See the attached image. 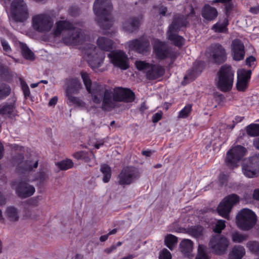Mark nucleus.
Returning a JSON list of instances; mask_svg holds the SVG:
<instances>
[{
  "mask_svg": "<svg viewBox=\"0 0 259 259\" xmlns=\"http://www.w3.org/2000/svg\"><path fill=\"white\" fill-rule=\"evenodd\" d=\"M53 34L55 36L62 34V40L66 45H81L80 48L83 58L93 70H96L103 65L105 54L91 44L94 40L93 37L85 34L80 29L73 26L68 21H57L53 29Z\"/></svg>",
  "mask_w": 259,
  "mask_h": 259,
  "instance_id": "nucleus-1",
  "label": "nucleus"
},
{
  "mask_svg": "<svg viewBox=\"0 0 259 259\" xmlns=\"http://www.w3.org/2000/svg\"><path fill=\"white\" fill-rule=\"evenodd\" d=\"M81 76L96 108L101 105L103 109L109 110L113 106V101L131 102L134 100V93L128 89L117 87L109 90L103 84L92 83L89 74L85 72H81Z\"/></svg>",
  "mask_w": 259,
  "mask_h": 259,
  "instance_id": "nucleus-2",
  "label": "nucleus"
},
{
  "mask_svg": "<svg viewBox=\"0 0 259 259\" xmlns=\"http://www.w3.org/2000/svg\"><path fill=\"white\" fill-rule=\"evenodd\" d=\"M112 6L110 0H96L93 6V10L97 16V20L100 27L105 30L104 33H108L107 30L113 25L111 15Z\"/></svg>",
  "mask_w": 259,
  "mask_h": 259,
  "instance_id": "nucleus-3",
  "label": "nucleus"
},
{
  "mask_svg": "<svg viewBox=\"0 0 259 259\" xmlns=\"http://www.w3.org/2000/svg\"><path fill=\"white\" fill-rule=\"evenodd\" d=\"M187 18L184 15H177L174 17L167 32V37L172 44L180 48L184 45L185 39L176 33L181 28L186 26Z\"/></svg>",
  "mask_w": 259,
  "mask_h": 259,
  "instance_id": "nucleus-4",
  "label": "nucleus"
},
{
  "mask_svg": "<svg viewBox=\"0 0 259 259\" xmlns=\"http://www.w3.org/2000/svg\"><path fill=\"white\" fill-rule=\"evenodd\" d=\"M234 71L228 65L222 66L218 72V79L217 82L218 88L223 92L230 91L234 82Z\"/></svg>",
  "mask_w": 259,
  "mask_h": 259,
  "instance_id": "nucleus-5",
  "label": "nucleus"
},
{
  "mask_svg": "<svg viewBox=\"0 0 259 259\" xmlns=\"http://www.w3.org/2000/svg\"><path fill=\"white\" fill-rule=\"evenodd\" d=\"M236 224L242 230H249L255 225L257 217L255 213L248 208L241 209L237 214Z\"/></svg>",
  "mask_w": 259,
  "mask_h": 259,
  "instance_id": "nucleus-6",
  "label": "nucleus"
},
{
  "mask_svg": "<svg viewBox=\"0 0 259 259\" xmlns=\"http://www.w3.org/2000/svg\"><path fill=\"white\" fill-rule=\"evenodd\" d=\"M53 24L52 17L47 13L37 14L32 18V26L35 30L39 32L50 31Z\"/></svg>",
  "mask_w": 259,
  "mask_h": 259,
  "instance_id": "nucleus-7",
  "label": "nucleus"
},
{
  "mask_svg": "<svg viewBox=\"0 0 259 259\" xmlns=\"http://www.w3.org/2000/svg\"><path fill=\"white\" fill-rule=\"evenodd\" d=\"M11 14L16 21L23 22L28 17V10L23 0H14L10 8Z\"/></svg>",
  "mask_w": 259,
  "mask_h": 259,
  "instance_id": "nucleus-8",
  "label": "nucleus"
},
{
  "mask_svg": "<svg viewBox=\"0 0 259 259\" xmlns=\"http://www.w3.org/2000/svg\"><path fill=\"white\" fill-rule=\"evenodd\" d=\"M246 148L242 146H234L227 153L226 164L232 168L237 166L238 162L246 155Z\"/></svg>",
  "mask_w": 259,
  "mask_h": 259,
  "instance_id": "nucleus-9",
  "label": "nucleus"
},
{
  "mask_svg": "<svg viewBox=\"0 0 259 259\" xmlns=\"http://www.w3.org/2000/svg\"><path fill=\"white\" fill-rule=\"evenodd\" d=\"M239 197L236 194L228 195L219 205L218 212L222 217L229 220V213L234 205L239 202Z\"/></svg>",
  "mask_w": 259,
  "mask_h": 259,
  "instance_id": "nucleus-10",
  "label": "nucleus"
},
{
  "mask_svg": "<svg viewBox=\"0 0 259 259\" xmlns=\"http://www.w3.org/2000/svg\"><path fill=\"white\" fill-rule=\"evenodd\" d=\"M243 174L248 178L256 177L259 174V155H253L245 159L242 164Z\"/></svg>",
  "mask_w": 259,
  "mask_h": 259,
  "instance_id": "nucleus-11",
  "label": "nucleus"
},
{
  "mask_svg": "<svg viewBox=\"0 0 259 259\" xmlns=\"http://www.w3.org/2000/svg\"><path fill=\"white\" fill-rule=\"evenodd\" d=\"M110 62L115 67L126 70L130 67L129 59L125 53L121 50L111 52L108 55Z\"/></svg>",
  "mask_w": 259,
  "mask_h": 259,
  "instance_id": "nucleus-12",
  "label": "nucleus"
},
{
  "mask_svg": "<svg viewBox=\"0 0 259 259\" xmlns=\"http://www.w3.org/2000/svg\"><path fill=\"white\" fill-rule=\"evenodd\" d=\"M81 87V84L77 79L73 78L69 81V85L66 90V95L68 98V103L76 106L83 108L85 107V103L79 98L71 95V93H76Z\"/></svg>",
  "mask_w": 259,
  "mask_h": 259,
  "instance_id": "nucleus-13",
  "label": "nucleus"
},
{
  "mask_svg": "<svg viewBox=\"0 0 259 259\" xmlns=\"http://www.w3.org/2000/svg\"><path fill=\"white\" fill-rule=\"evenodd\" d=\"M229 245V239L220 234L213 236L209 243L210 247L217 254L225 253Z\"/></svg>",
  "mask_w": 259,
  "mask_h": 259,
  "instance_id": "nucleus-14",
  "label": "nucleus"
},
{
  "mask_svg": "<svg viewBox=\"0 0 259 259\" xmlns=\"http://www.w3.org/2000/svg\"><path fill=\"white\" fill-rule=\"evenodd\" d=\"M125 47L129 51H135L141 54L149 52L150 48L149 41L144 37L127 42Z\"/></svg>",
  "mask_w": 259,
  "mask_h": 259,
  "instance_id": "nucleus-15",
  "label": "nucleus"
},
{
  "mask_svg": "<svg viewBox=\"0 0 259 259\" xmlns=\"http://www.w3.org/2000/svg\"><path fill=\"white\" fill-rule=\"evenodd\" d=\"M139 177L137 169L133 167H124L118 176L120 185H128L134 182Z\"/></svg>",
  "mask_w": 259,
  "mask_h": 259,
  "instance_id": "nucleus-16",
  "label": "nucleus"
},
{
  "mask_svg": "<svg viewBox=\"0 0 259 259\" xmlns=\"http://www.w3.org/2000/svg\"><path fill=\"white\" fill-rule=\"evenodd\" d=\"M208 51L215 63H221L226 60V51L222 45L219 44L211 45Z\"/></svg>",
  "mask_w": 259,
  "mask_h": 259,
  "instance_id": "nucleus-17",
  "label": "nucleus"
},
{
  "mask_svg": "<svg viewBox=\"0 0 259 259\" xmlns=\"http://www.w3.org/2000/svg\"><path fill=\"white\" fill-rule=\"evenodd\" d=\"M17 182H14L12 187L16 190L17 195L21 198H26L32 195L35 192L33 186L28 184L26 182H20L18 186Z\"/></svg>",
  "mask_w": 259,
  "mask_h": 259,
  "instance_id": "nucleus-18",
  "label": "nucleus"
},
{
  "mask_svg": "<svg viewBox=\"0 0 259 259\" xmlns=\"http://www.w3.org/2000/svg\"><path fill=\"white\" fill-rule=\"evenodd\" d=\"M251 74L250 70L240 69L237 71V89L239 91H244L247 88Z\"/></svg>",
  "mask_w": 259,
  "mask_h": 259,
  "instance_id": "nucleus-19",
  "label": "nucleus"
},
{
  "mask_svg": "<svg viewBox=\"0 0 259 259\" xmlns=\"http://www.w3.org/2000/svg\"><path fill=\"white\" fill-rule=\"evenodd\" d=\"M231 53L233 59L235 61H240L244 59L245 49L243 44L239 39L232 41L231 44Z\"/></svg>",
  "mask_w": 259,
  "mask_h": 259,
  "instance_id": "nucleus-20",
  "label": "nucleus"
},
{
  "mask_svg": "<svg viewBox=\"0 0 259 259\" xmlns=\"http://www.w3.org/2000/svg\"><path fill=\"white\" fill-rule=\"evenodd\" d=\"M163 64L166 67L172 64L177 57L178 53L171 48H165L163 43Z\"/></svg>",
  "mask_w": 259,
  "mask_h": 259,
  "instance_id": "nucleus-21",
  "label": "nucleus"
},
{
  "mask_svg": "<svg viewBox=\"0 0 259 259\" xmlns=\"http://www.w3.org/2000/svg\"><path fill=\"white\" fill-rule=\"evenodd\" d=\"M96 43L98 48L103 51L109 52L115 47L114 41L104 36L99 37Z\"/></svg>",
  "mask_w": 259,
  "mask_h": 259,
  "instance_id": "nucleus-22",
  "label": "nucleus"
},
{
  "mask_svg": "<svg viewBox=\"0 0 259 259\" xmlns=\"http://www.w3.org/2000/svg\"><path fill=\"white\" fill-rule=\"evenodd\" d=\"M38 165V160L33 162L26 160L21 161L18 165L17 170L18 172L26 173L29 172L33 168H36Z\"/></svg>",
  "mask_w": 259,
  "mask_h": 259,
  "instance_id": "nucleus-23",
  "label": "nucleus"
},
{
  "mask_svg": "<svg viewBox=\"0 0 259 259\" xmlns=\"http://www.w3.org/2000/svg\"><path fill=\"white\" fill-rule=\"evenodd\" d=\"M142 17L132 18L123 24V28L127 31L133 32L139 26Z\"/></svg>",
  "mask_w": 259,
  "mask_h": 259,
  "instance_id": "nucleus-24",
  "label": "nucleus"
},
{
  "mask_svg": "<svg viewBox=\"0 0 259 259\" xmlns=\"http://www.w3.org/2000/svg\"><path fill=\"white\" fill-rule=\"evenodd\" d=\"M73 157L77 160H82L85 162L93 161V163L90 164V166L93 165L95 163V156L92 152L88 153L84 151H78L73 154Z\"/></svg>",
  "mask_w": 259,
  "mask_h": 259,
  "instance_id": "nucleus-25",
  "label": "nucleus"
},
{
  "mask_svg": "<svg viewBox=\"0 0 259 259\" xmlns=\"http://www.w3.org/2000/svg\"><path fill=\"white\" fill-rule=\"evenodd\" d=\"M245 254V249L242 246L235 245L229 253V259H242Z\"/></svg>",
  "mask_w": 259,
  "mask_h": 259,
  "instance_id": "nucleus-26",
  "label": "nucleus"
},
{
  "mask_svg": "<svg viewBox=\"0 0 259 259\" xmlns=\"http://www.w3.org/2000/svg\"><path fill=\"white\" fill-rule=\"evenodd\" d=\"M202 16L207 20H212L217 17L218 12L215 8L205 5L202 10Z\"/></svg>",
  "mask_w": 259,
  "mask_h": 259,
  "instance_id": "nucleus-27",
  "label": "nucleus"
},
{
  "mask_svg": "<svg viewBox=\"0 0 259 259\" xmlns=\"http://www.w3.org/2000/svg\"><path fill=\"white\" fill-rule=\"evenodd\" d=\"M229 21L227 18H224L220 19L217 23L212 27V29L215 32L226 33L228 31L227 26Z\"/></svg>",
  "mask_w": 259,
  "mask_h": 259,
  "instance_id": "nucleus-28",
  "label": "nucleus"
},
{
  "mask_svg": "<svg viewBox=\"0 0 259 259\" xmlns=\"http://www.w3.org/2000/svg\"><path fill=\"white\" fill-rule=\"evenodd\" d=\"M16 114L15 106L14 103L4 104L0 106V114L10 117Z\"/></svg>",
  "mask_w": 259,
  "mask_h": 259,
  "instance_id": "nucleus-29",
  "label": "nucleus"
},
{
  "mask_svg": "<svg viewBox=\"0 0 259 259\" xmlns=\"http://www.w3.org/2000/svg\"><path fill=\"white\" fill-rule=\"evenodd\" d=\"M5 215L7 218L11 222H16L19 219V215L18 210L13 206L8 207Z\"/></svg>",
  "mask_w": 259,
  "mask_h": 259,
  "instance_id": "nucleus-30",
  "label": "nucleus"
},
{
  "mask_svg": "<svg viewBox=\"0 0 259 259\" xmlns=\"http://www.w3.org/2000/svg\"><path fill=\"white\" fill-rule=\"evenodd\" d=\"M160 75V69L155 65H151L148 69L146 76L149 79H155Z\"/></svg>",
  "mask_w": 259,
  "mask_h": 259,
  "instance_id": "nucleus-31",
  "label": "nucleus"
},
{
  "mask_svg": "<svg viewBox=\"0 0 259 259\" xmlns=\"http://www.w3.org/2000/svg\"><path fill=\"white\" fill-rule=\"evenodd\" d=\"M181 251L185 254L189 253L193 248V242L189 239H184L180 244Z\"/></svg>",
  "mask_w": 259,
  "mask_h": 259,
  "instance_id": "nucleus-32",
  "label": "nucleus"
},
{
  "mask_svg": "<svg viewBox=\"0 0 259 259\" xmlns=\"http://www.w3.org/2000/svg\"><path fill=\"white\" fill-rule=\"evenodd\" d=\"M153 54L156 58L162 59V42L157 39H155L153 43Z\"/></svg>",
  "mask_w": 259,
  "mask_h": 259,
  "instance_id": "nucleus-33",
  "label": "nucleus"
},
{
  "mask_svg": "<svg viewBox=\"0 0 259 259\" xmlns=\"http://www.w3.org/2000/svg\"><path fill=\"white\" fill-rule=\"evenodd\" d=\"M100 171L103 175V181L107 183L111 178V168L107 164H103L101 165Z\"/></svg>",
  "mask_w": 259,
  "mask_h": 259,
  "instance_id": "nucleus-34",
  "label": "nucleus"
},
{
  "mask_svg": "<svg viewBox=\"0 0 259 259\" xmlns=\"http://www.w3.org/2000/svg\"><path fill=\"white\" fill-rule=\"evenodd\" d=\"M20 47L23 56L27 60H32L34 59V54L24 44H21Z\"/></svg>",
  "mask_w": 259,
  "mask_h": 259,
  "instance_id": "nucleus-35",
  "label": "nucleus"
},
{
  "mask_svg": "<svg viewBox=\"0 0 259 259\" xmlns=\"http://www.w3.org/2000/svg\"><path fill=\"white\" fill-rule=\"evenodd\" d=\"M232 240L234 243H241L247 240L248 235L245 234H241L238 232H234L231 233Z\"/></svg>",
  "mask_w": 259,
  "mask_h": 259,
  "instance_id": "nucleus-36",
  "label": "nucleus"
},
{
  "mask_svg": "<svg viewBox=\"0 0 259 259\" xmlns=\"http://www.w3.org/2000/svg\"><path fill=\"white\" fill-rule=\"evenodd\" d=\"M165 245L170 250H172L177 243V238L171 234L167 235L164 239Z\"/></svg>",
  "mask_w": 259,
  "mask_h": 259,
  "instance_id": "nucleus-37",
  "label": "nucleus"
},
{
  "mask_svg": "<svg viewBox=\"0 0 259 259\" xmlns=\"http://www.w3.org/2000/svg\"><path fill=\"white\" fill-rule=\"evenodd\" d=\"M247 134L252 137L259 136V124H251L247 126Z\"/></svg>",
  "mask_w": 259,
  "mask_h": 259,
  "instance_id": "nucleus-38",
  "label": "nucleus"
},
{
  "mask_svg": "<svg viewBox=\"0 0 259 259\" xmlns=\"http://www.w3.org/2000/svg\"><path fill=\"white\" fill-rule=\"evenodd\" d=\"M207 247L203 245H199L198 253L195 259H210L206 254Z\"/></svg>",
  "mask_w": 259,
  "mask_h": 259,
  "instance_id": "nucleus-39",
  "label": "nucleus"
},
{
  "mask_svg": "<svg viewBox=\"0 0 259 259\" xmlns=\"http://www.w3.org/2000/svg\"><path fill=\"white\" fill-rule=\"evenodd\" d=\"M203 228L200 226H193L189 229V233L194 237L197 238L203 234Z\"/></svg>",
  "mask_w": 259,
  "mask_h": 259,
  "instance_id": "nucleus-40",
  "label": "nucleus"
},
{
  "mask_svg": "<svg viewBox=\"0 0 259 259\" xmlns=\"http://www.w3.org/2000/svg\"><path fill=\"white\" fill-rule=\"evenodd\" d=\"M57 165L61 170H66L73 167V163L70 159H66L57 163Z\"/></svg>",
  "mask_w": 259,
  "mask_h": 259,
  "instance_id": "nucleus-41",
  "label": "nucleus"
},
{
  "mask_svg": "<svg viewBox=\"0 0 259 259\" xmlns=\"http://www.w3.org/2000/svg\"><path fill=\"white\" fill-rule=\"evenodd\" d=\"M246 246L249 248L250 251L255 254L259 253V243L256 241H249Z\"/></svg>",
  "mask_w": 259,
  "mask_h": 259,
  "instance_id": "nucleus-42",
  "label": "nucleus"
},
{
  "mask_svg": "<svg viewBox=\"0 0 259 259\" xmlns=\"http://www.w3.org/2000/svg\"><path fill=\"white\" fill-rule=\"evenodd\" d=\"M192 111V105L188 104L185 106L179 113V117L186 118L188 117Z\"/></svg>",
  "mask_w": 259,
  "mask_h": 259,
  "instance_id": "nucleus-43",
  "label": "nucleus"
},
{
  "mask_svg": "<svg viewBox=\"0 0 259 259\" xmlns=\"http://www.w3.org/2000/svg\"><path fill=\"white\" fill-rule=\"evenodd\" d=\"M11 89L9 86L6 84L0 85V100L7 97L10 93Z\"/></svg>",
  "mask_w": 259,
  "mask_h": 259,
  "instance_id": "nucleus-44",
  "label": "nucleus"
},
{
  "mask_svg": "<svg viewBox=\"0 0 259 259\" xmlns=\"http://www.w3.org/2000/svg\"><path fill=\"white\" fill-rule=\"evenodd\" d=\"M226 221L222 220H219L217 222V223L213 228V231L217 233H221L222 231L225 228Z\"/></svg>",
  "mask_w": 259,
  "mask_h": 259,
  "instance_id": "nucleus-45",
  "label": "nucleus"
},
{
  "mask_svg": "<svg viewBox=\"0 0 259 259\" xmlns=\"http://www.w3.org/2000/svg\"><path fill=\"white\" fill-rule=\"evenodd\" d=\"M150 65L151 64L145 61H137L135 62V66L139 70H147L150 68Z\"/></svg>",
  "mask_w": 259,
  "mask_h": 259,
  "instance_id": "nucleus-46",
  "label": "nucleus"
},
{
  "mask_svg": "<svg viewBox=\"0 0 259 259\" xmlns=\"http://www.w3.org/2000/svg\"><path fill=\"white\" fill-rule=\"evenodd\" d=\"M48 178V176L44 172H40L38 177L35 179H31L30 176L29 175V178L28 179V181H33L35 180H38L40 183H42L45 181Z\"/></svg>",
  "mask_w": 259,
  "mask_h": 259,
  "instance_id": "nucleus-47",
  "label": "nucleus"
},
{
  "mask_svg": "<svg viewBox=\"0 0 259 259\" xmlns=\"http://www.w3.org/2000/svg\"><path fill=\"white\" fill-rule=\"evenodd\" d=\"M1 42L4 51L7 55L10 56V54L11 52V49L8 42L4 39L2 40Z\"/></svg>",
  "mask_w": 259,
  "mask_h": 259,
  "instance_id": "nucleus-48",
  "label": "nucleus"
},
{
  "mask_svg": "<svg viewBox=\"0 0 259 259\" xmlns=\"http://www.w3.org/2000/svg\"><path fill=\"white\" fill-rule=\"evenodd\" d=\"M152 13L154 15L158 14L161 17V15L162 14V7L161 5L154 6L152 10Z\"/></svg>",
  "mask_w": 259,
  "mask_h": 259,
  "instance_id": "nucleus-49",
  "label": "nucleus"
},
{
  "mask_svg": "<svg viewBox=\"0 0 259 259\" xmlns=\"http://www.w3.org/2000/svg\"><path fill=\"white\" fill-rule=\"evenodd\" d=\"M255 61V58L253 57L252 56H251L249 57L248 58H247L246 59V64L247 66L249 67H251Z\"/></svg>",
  "mask_w": 259,
  "mask_h": 259,
  "instance_id": "nucleus-50",
  "label": "nucleus"
},
{
  "mask_svg": "<svg viewBox=\"0 0 259 259\" xmlns=\"http://www.w3.org/2000/svg\"><path fill=\"white\" fill-rule=\"evenodd\" d=\"M22 89L25 96L29 95L30 91L28 87L25 83H22Z\"/></svg>",
  "mask_w": 259,
  "mask_h": 259,
  "instance_id": "nucleus-51",
  "label": "nucleus"
},
{
  "mask_svg": "<svg viewBox=\"0 0 259 259\" xmlns=\"http://www.w3.org/2000/svg\"><path fill=\"white\" fill-rule=\"evenodd\" d=\"M163 259H171V255L166 249H163Z\"/></svg>",
  "mask_w": 259,
  "mask_h": 259,
  "instance_id": "nucleus-52",
  "label": "nucleus"
},
{
  "mask_svg": "<svg viewBox=\"0 0 259 259\" xmlns=\"http://www.w3.org/2000/svg\"><path fill=\"white\" fill-rule=\"evenodd\" d=\"M69 14L73 16H76L79 14V11L77 8H71L69 10Z\"/></svg>",
  "mask_w": 259,
  "mask_h": 259,
  "instance_id": "nucleus-53",
  "label": "nucleus"
},
{
  "mask_svg": "<svg viewBox=\"0 0 259 259\" xmlns=\"http://www.w3.org/2000/svg\"><path fill=\"white\" fill-rule=\"evenodd\" d=\"M162 117L161 114L160 113H156L153 117L152 121L153 122L155 123L159 121Z\"/></svg>",
  "mask_w": 259,
  "mask_h": 259,
  "instance_id": "nucleus-54",
  "label": "nucleus"
},
{
  "mask_svg": "<svg viewBox=\"0 0 259 259\" xmlns=\"http://www.w3.org/2000/svg\"><path fill=\"white\" fill-rule=\"evenodd\" d=\"M249 11L254 14H259V6L251 7L250 8Z\"/></svg>",
  "mask_w": 259,
  "mask_h": 259,
  "instance_id": "nucleus-55",
  "label": "nucleus"
},
{
  "mask_svg": "<svg viewBox=\"0 0 259 259\" xmlns=\"http://www.w3.org/2000/svg\"><path fill=\"white\" fill-rule=\"evenodd\" d=\"M58 98L57 97H54L52 98L49 102V106H54L57 103Z\"/></svg>",
  "mask_w": 259,
  "mask_h": 259,
  "instance_id": "nucleus-56",
  "label": "nucleus"
},
{
  "mask_svg": "<svg viewBox=\"0 0 259 259\" xmlns=\"http://www.w3.org/2000/svg\"><path fill=\"white\" fill-rule=\"evenodd\" d=\"M219 179L221 184H223L227 180V176L225 174H221Z\"/></svg>",
  "mask_w": 259,
  "mask_h": 259,
  "instance_id": "nucleus-57",
  "label": "nucleus"
},
{
  "mask_svg": "<svg viewBox=\"0 0 259 259\" xmlns=\"http://www.w3.org/2000/svg\"><path fill=\"white\" fill-rule=\"evenodd\" d=\"M253 197L254 199L259 201V188L254 190Z\"/></svg>",
  "mask_w": 259,
  "mask_h": 259,
  "instance_id": "nucleus-58",
  "label": "nucleus"
},
{
  "mask_svg": "<svg viewBox=\"0 0 259 259\" xmlns=\"http://www.w3.org/2000/svg\"><path fill=\"white\" fill-rule=\"evenodd\" d=\"M116 249V246L115 245H112L111 247L106 248L105 250V251L107 253H110L112 252L113 250Z\"/></svg>",
  "mask_w": 259,
  "mask_h": 259,
  "instance_id": "nucleus-59",
  "label": "nucleus"
},
{
  "mask_svg": "<svg viewBox=\"0 0 259 259\" xmlns=\"http://www.w3.org/2000/svg\"><path fill=\"white\" fill-rule=\"evenodd\" d=\"M6 203V199L0 193V205H4Z\"/></svg>",
  "mask_w": 259,
  "mask_h": 259,
  "instance_id": "nucleus-60",
  "label": "nucleus"
},
{
  "mask_svg": "<svg viewBox=\"0 0 259 259\" xmlns=\"http://www.w3.org/2000/svg\"><path fill=\"white\" fill-rule=\"evenodd\" d=\"M253 145L256 148L259 149V138L256 139L253 141Z\"/></svg>",
  "mask_w": 259,
  "mask_h": 259,
  "instance_id": "nucleus-61",
  "label": "nucleus"
},
{
  "mask_svg": "<svg viewBox=\"0 0 259 259\" xmlns=\"http://www.w3.org/2000/svg\"><path fill=\"white\" fill-rule=\"evenodd\" d=\"M151 151L149 150L143 151L142 154L145 156L149 157L151 155Z\"/></svg>",
  "mask_w": 259,
  "mask_h": 259,
  "instance_id": "nucleus-62",
  "label": "nucleus"
},
{
  "mask_svg": "<svg viewBox=\"0 0 259 259\" xmlns=\"http://www.w3.org/2000/svg\"><path fill=\"white\" fill-rule=\"evenodd\" d=\"M108 234L105 235H102L100 237V240L101 242H104V241H106L108 239Z\"/></svg>",
  "mask_w": 259,
  "mask_h": 259,
  "instance_id": "nucleus-63",
  "label": "nucleus"
},
{
  "mask_svg": "<svg viewBox=\"0 0 259 259\" xmlns=\"http://www.w3.org/2000/svg\"><path fill=\"white\" fill-rule=\"evenodd\" d=\"M243 119V117L241 116H236L235 118V120L234 122H235L236 123H238L241 122Z\"/></svg>",
  "mask_w": 259,
  "mask_h": 259,
  "instance_id": "nucleus-64",
  "label": "nucleus"
}]
</instances>
